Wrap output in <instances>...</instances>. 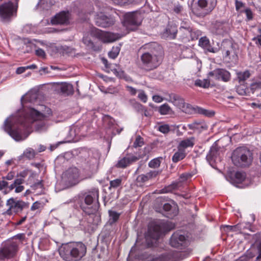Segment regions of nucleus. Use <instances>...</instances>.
I'll return each instance as SVG.
<instances>
[{"mask_svg": "<svg viewBox=\"0 0 261 261\" xmlns=\"http://www.w3.org/2000/svg\"><path fill=\"white\" fill-rule=\"evenodd\" d=\"M99 192L98 189H94L91 191L83 195L81 199L80 206L86 214L93 216L97 211V206H93V203L95 200L98 201Z\"/></svg>", "mask_w": 261, "mask_h": 261, "instance_id": "39448f33", "label": "nucleus"}, {"mask_svg": "<svg viewBox=\"0 0 261 261\" xmlns=\"http://www.w3.org/2000/svg\"><path fill=\"white\" fill-rule=\"evenodd\" d=\"M41 206V203L39 201H36L33 203V205L31 207V211H35L40 208Z\"/></svg>", "mask_w": 261, "mask_h": 261, "instance_id": "13d9d810", "label": "nucleus"}, {"mask_svg": "<svg viewBox=\"0 0 261 261\" xmlns=\"http://www.w3.org/2000/svg\"><path fill=\"white\" fill-rule=\"evenodd\" d=\"M235 178L238 182H242L245 178L244 173L237 172L235 173Z\"/></svg>", "mask_w": 261, "mask_h": 261, "instance_id": "8fccbe9b", "label": "nucleus"}, {"mask_svg": "<svg viewBox=\"0 0 261 261\" xmlns=\"http://www.w3.org/2000/svg\"><path fill=\"white\" fill-rule=\"evenodd\" d=\"M141 21L142 17L140 13L130 12L125 15L124 25L127 29L133 31L141 24Z\"/></svg>", "mask_w": 261, "mask_h": 261, "instance_id": "ddd939ff", "label": "nucleus"}, {"mask_svg": "<svg viewBox=\"0 0 261 261\" xmlns=\"http://www.w3.org/2000/svg\"><path fill=\"white\" fill-rule=\"evenodd\" d=\"M260 85H261V83H252L251 85V86H250L251 90L252 91H254L256 89L260 88Z\"/></svg>", "mask_w": 261, "mask_h": 261, "instance_id": "0e129e2a", "label": "nucleus"}, {"mask_svg": "<svg viewBox=\"0 0 261 261\" xmlns=\"http://www.w3.org/2000/svg\"><path fill=\"white\" fill-rule=\"evenodd\" d=\"M122 179L117 178L111 180L110 182V187L109 189L111 190L112 188H117L121 186Z\"/></svg>", "mask_w": 261, "mask_h": 261, "instance_id": "a19ab883", "label": "nucleus"}, {"mask_svg": "<svg viewBox=\"0 0 261 261\" xmlns=\"http://www.w3.org/2000/svg\"><path fill=\"white\" fill-rule=\"evenodd\" d=\"M141 158V156L140 155L136 156L134 155L124 157L118 161L116 164V167L118 168H125L133 163L138 161Z\"/></svg>", "mask_w": 261, "mask_h": 261, "instance_id": "aec40b11", "label": "nucleus"}, {"mask_svg": "<svg viewBox=\"0 0 261 261\" xmlns=\"http://www.w3.org/2000/svg\"><path fill=\"white\" fill-rule=\"evenodd\" d=\"M182 10V7L180 5H177L174 6L173 10L176 13H179Z\"/></svg>", "mask_w": 261, "mask_h": 261, "instance_id": "774afa93", "label": "nucleus"}, {"mask_svg": "<svg viewBox=\"0 0 261 261\" xmlns=\"http://www.w3.org/2000/svg\"><path fill=\"white\" fill-rule=\"evenodd\" d=\"M46 116L39 110L34 108H30L25 110L23 116L18 119V125H12L11 122L6 119L4 123L5 130L16 141H20L22 138V132L23 128H28L31 125L36 122L35 127L37 130L42 131L46 129L47 126L43 120H45Z\"/></svg>", "mask_w": 261, "mask_h": 261, "instance_id": "f257e3e1", "label": "nucleus"}, {"mask_svg": "<svg viewBox=\"0 0 261 261\" xmlns=\"http://www.w3.org/2000/svg\"><path fill=\"white\" fill-rule=\"evenodd\" d=\"M15 176V174L14 172H10L8 173V174L6 176H3L2 177L3 179H6L8 180H12L14 178Z\"/></svg>", "mask_w": 261, "mask_h": 261, "instance_id": "4d7b16f0", "label": "nucleus"}, {"mask_svg": "<svg viewBox=\"0 0 261 261\" xmlns=\"http://www.w3.org/2000/svg\"><path fill=\"white\" fill-rule=\"evenodd\" d=\"M259 34L256 37L254 38L253 40L255 41L256 44L261 46V29L259 30Z\"/></svg>", "mask_w": 261, "mask_h": 261, "instance_id": "052dcab7", "label": "nucleus"}, {"mask_svg": "<svg viewBox=\"0 0 261 261\" xmlns=\"http://www.w3.org/2000/svg\"><path fill=\"white\" fill-rule=\"evenodd\" d=\"M18 1L15 0L13 3L9 1L0 5V19L2 22H9L16 16Z\"/></svg>", "mask_w": 261, "mask_h": 261, "instance_id": "6e6552de", "label": "nucleus"}, {"mask_svg": "<svg viewBox=\"0 0 261 261\" xmlns=\"http://www.w3.org/2000/svg\"><path fill=\"white\" fill-rule=\"evenodd\" d=\"M171 111V108L167 103L162 105L159 108V112L161 115H167L170 114Z\"/></svg>", "mask_w": 261, "mask_h": 261, "instance_id": "c9c22d12", "label": "nucleus"}, {"mask_svg": "<svg viewBox=\"0 0 261 261\" xmlns=\"http://www.w3.org/2000/svg\"><path fill=\"white\" fill-rule=\"evenodd\" d=\"M120 47L119 46H114L109 53V56L112 59H115L119 54Z\"/></svg>", "mask_w": 261, "mask_h": 261, "instance_id": "4c0bfd02", "label": "nucleus"}, {"mask_svg": "<svg viewBox=\"0 0 261 261\" xmlns=\"http://www.w3.org/2000/svg\"><path fill=\"white\" fill-rule=\"evenodd\" d=\"M195 138L193 137L184 139L179 142L177 148L182 150H185V149L188 147L192 148L195 144Z\"/></svg>", "mask_w": 261, "mask_h": 261, "instance_id": "393cba45", "label": "nucleus"}, {"mask_svg": "<svg viewBox=\"0 0 261 261\" xmlns=\"http://www.w3.org/2000/svg\"><path fill=\"white\" fill-rule=\"evenodd\" d=\"M36 154V152L32 148H28L23 152V155L29 160L33 159Z\"/></svg>", "mask_w": 261, "mask_h": 261, "instance_id": "58836bf2", "label": "nucleus"}, {"mask_svg": "<svg viewBox=\"0 0 261 261\" xmlns=\"http://www.w3.org/2000/svg\"><path fill=\"white\" fill-rule=\"evenodd\" d=\"M38 97L37 94L36 92H30L22 96L21 98L22 102H34Z\"/></svg>", "mask_w": 261, "mask_h": 261, "instance_id": "cd10ccee", "label": "nucleus"}, {"mask_svg": "<svg viewBox=\"0 0 261 261\" xmlns=\"http://www.w3.org/2000/svg\"><path fill=\"white\" fill-rule=\"evenodd\" d=\"M192 27L190 24L186 21H182L181 23L179 29V34L180 38L184 41H187L190 36V32L192 31Z\"/></svg>", "mask_w": 261, "mask_h": 261, "instance_id": "6ab92c4d", "label": "nucleus"}, {"mask_svg": "<svg viewBox=\"0 0 261 261\" xmlns=\"http://www.w3.org/2000/svg\"><path fill=\"white\" fill-rule=\"evenodd\" d=\"M188 126L191 129L199 131L207 128L206 125L200 121H194L192 123L188 124Z\"/></svg>", "mask_w": 261, "mask_h": 261, "instance_id": "7c9ffc66", "label": "nucleus"}, {"mask_svg": "<svg viewBox=\"0 0 261 261\" xmlns=\"http://www.w3.org/2000/svg\"><path fill=\"white\" fill-rule=\"evenodd\" d=\"M231 160L233 163L237 166L247 167L252 162V153L246 147H238L232 152Z\"/></svg>", "mask_w": 261, "mask_h": 261, "instance_id": "0eeeda50", "label": "nucleus"}, {"mask_svg": "<svg viewBox=\"0 0 261 261\" xmlns=\"http://www.w3.org/2000/svg\"><path fill=\"white\" fill-rule=\"evenodd\" d=\"M240 232L241 233H247L246 230H251V225L249 223H239Z\"/></svg>", "mask_w": 261, "mask_h": 261, "instance_id": "37998d69", "label": "nucleus"}, {"mask_svg": "<svg viewBox=\"0 0 261 261\" xmlns=\"http://www.w3.org/2000/svg\"><path fill=\"white\" fill-rule=\"evenodd\" d=\"M170 244L174 248L182 249L189 245L187 237L182 231H176L171 236Z\"/></svg>", "mask_w": 261, "mask_h": 261, "instance_id": "f8f14e48", "label": "nucleus"}, {"mask_svg": "<svg viewBox=\"0 0 261 261\" xmlns=\"http://www.w3.org/2000/svg\"><path fill=\"white\" fill-rule=\"evenodd\" d=\"M212 31L217 34H221L223 31V23L220 21H216L212 23Z\"/></svg>", "mask_w": 261, "mask_h": 261, "instance_id": "2f4dec72", "label": "nucleus"}, {"mask_svg": "<svg viewBox=\"0 0 261 261\" xmlns=\"http://www.w3.org/2000/svg\"><path fill=\"white\" fill-rule=\"evenodd\" d=\"M126 88L132 95H135L137 93V89L130 86H126Z\"/></svg>", "mask_w": 261, "mask_h": 261, "instance_id": "bf43d9fd", "label": "nucleus"}, {"mask_svg": "<svg viewBox=\"0 0 261 261\" xmlns=\"http://www.w3.org/2000/svg\"><path fill=\"white\" fill-rule=\"evenodd\" d=\"M13 205L14 212L15 213L21 212L23 209L29 208V203L22 200H15L14 198H11L7 200L6 205Z\"/></svg>", "mask_w": 261, "mask_h": 261, "instance_id": "a211bd4d", "label": "nucleus"}, {"mask_svg": "<svg viewBox=\"0 0 261 261\" xmlns=\"http://www.w3.org/2000/svg\"><path fill=\"white\" fill-rule=\"evenodd\" d=\"M57 90L65 95H69L72 94L73 93V89L72 85L66 83L58 84Z\"/></svg>", "mask_w": 261, "mask_h": 261, "instance_id": "5701e85b", "label": "nucleus"}, {"mask_svg": "<svg viewBox=\"0 0 261 261\" xmlns=\"http://www.w3.org/2000/svg\"><path fill=\"white\" fill-rule=\"evenodd\" d=\"M177 188V183H172V184L165 187L163 189H162V193H167L169 192H171L173 190L176 189Z\"/></svg>", "mask_w": 261, "mask_h": 261, "instance_id": "ea45409f", "label": "nucleus"}, {"mask_svg": "<svg viewBox=\"0 0 261 261\" xmlns=\"http://www.w3.org/2000/svg\"><path fill=\"white\" fill-rule=\"evenodd\" d=\"M109 215V219L108 224L112 225L115 223L119 218L120 213H119L115 211L109 210L108 212Z\"/></svg>", "mask_w": 261, "mask_h": 261, "instance_id": "bb28decb", "label": "nucleus"}, {"mask_svg": "<svg viewBox=\"0 0 261 261\" xmlns=\"http://www.w3.org/2000/svg\"><path fill=\"white\" fill-rule=\"evenodd\" d=\"M210 85V82L209 80H197L195 81V85L198 87H202L203 88H207L209 87Z\"/></svg>", "mask_w": 261, "mask_h": 261, "instance_id": "f704fd0d", "label": "nucleus"}, {"mask_svg": "<svg viewBox=\"0 0 261 261\" xmlns=\"http://www.w3.org/2000/svg\"><path fill=\"white\" fill-rule=\"evenodd\" d=\"M144 144L143 139L140 136H138L133 144V146L135 148L138 147H141Z\"/></svg>", "mask_w": 261, "mask_h": 261, "instance_id": "09e8293b", "label": "nucleus"}, {"mask_svg": "<svg viewBox=\"0 0 261 261\" xmlns=\"http://www.w3.org/2000/svg\"><path fill=\"white\" fill-rule=\"evenodd\" d=\"M235 7L236 11L240 12V11H242L241 9L245 8V4L241 1L235 0Z\"/></svg>", "mask_w": 261, "mask_h": 261, "instance_id": "3c124183", "label": "nucleus"}, {"mask_svg": "<svg viewBox=\"0 0 261 261\" xmlns=\"http://www.w3.org/2000/svg\"><path fill=\"white\" fill-rule=\"evenodd\" d=\"M240 13H245L246 16V20L250 21L253 18V13L250 8H246L244 11H240Z\"/></svg>", "mask_w": 261, "mask_h": 261, "instance_id": "79ce46f5", "label": "nucleus"}, {"mask_svg": "<svg viewBox=\"0 0 261 261\" xmlns=\"http://www.w3.org/2000/svg\"><path fill=\"white\" fill-rule=\"evenodd\" d=\"M160 172L158 171H151L146 173L148 179L152 178L153 177H156L159 174Z\"/></svg>", "mask_w": 261, "mask_h": 261, "instance_id": "6e6d98bb", "label": "nucleus"}, {"mask_svg": "<svg viewBox=\"0 0 261 261\" xmlns=\"http://www.w3.org/2000/svg\"><path fill=\"white\" fill-rule=\"evenodd\" d=\"M162 223H152L148 229L147 233L145 236L146 241L148 246H151L159 239L163 231Z\"/></svg>", "mask_w": 261, "mask_h": 261, "instance_id": "9d476101", "label": "nucleus"}, {"mask_svg": "<svg viewBox=\"0 0 261 261\" xmlns=\"http://www.w3.org/2000/svg\"><path fill=\"white\" fill-rule=\"evenodd\" d=\"M226 227L228 229H229V230H231L232 231H240L239 223L233 226L228 225L226 226Z\"/></svg>", "mask_w": 261, "mask_h": 261, "instance_id": "680f3d73", "label": "nucleus"}, {"mask_svg": "<svg viewBox=\"0 0 261 261\" xmlns=\"http://www.w3.org/2000/svg\"><path fill=\"white\" fill-rule=\"evenodd\" d=\"M138 98L143 102H146L147 100V96L143 90H139Z\"/></svg>", "mask_w": 261, "mask_h": 261, "instance_id": "603ef678", "label": "nucleus"}, {"mask_svg": "<svg viewBox=\"0 0 261 261\" xmlns=\"http://www.w3.org/2000/svg\"><path fill=\"white\" fill-rule=\"evenodd\" d=\"M201 32L198 30L192 28V31L190 32V36L188 38L187 41L190 40H194L198 38L201 36Z\"/></svg>", "mask_w": 261, "mask_h": 261, "instance_id": "72a5a7b5", "label": "nucleus"}, {"mask_svg": "<svg viewBox=\"0 0 261 261\" xmlns=\"http://www.w3.org/2000/svg\"><path fill=\"white\" fill-rule=\"evenodd\" d=\"M206 160L211 164L221 161L219 149L216 146L211 147L209 152L206 155Z\"/></svg>", "mask_w": 261, "mask_h": 261, "instance_id": "412c9836", "label": "nucleus"}, {"mask_svg": "<svg viewBox=\"0 0 261 261\" xmlns=\"http://www.w3.org/2000/svg\"><path fill=\"white\" fill-rule=\"evenodd\" d=\"M169 101L172 102L175 106L179 109L184 111L183 109L185 108V102L184 99L180 96L172 93L169 95Z\"/></svg>", "mask_w": 261, "mask_h": 261, "instance_id": "b1692460", "label": "nucleus"}, {"mask_svg": "<svg viewBox=\"0 0 261 261\" xmlns=\"http://www.w3.org/2000/svg\"><path fill=\"white\" fill-rule=\"evenodd\" d=\"M117 5H123L127 3H132L134 0H112Z\"/></svg>", "mask_w": 261, "mask_h": 261, "instance_id": "5fc2aeb1", "label": "nucleus"}, {"mask_svg": "<svg viewBox=\"0 0 261 261\" xmlns=\"http://www.w3.org/2000/svg\"><path fill=\"white\" fill-rule=\"evenodd\" d=\"M36 54L37 56L40 57H44L45 56V53L44 51L41 48H39L36 50L35 51Z\"/></svg>", "mask_w": 261, "mask_h": 261, "instance_id": "e2e57ef3", "label": "nucleus"}, {"mask_svg": "<svg viewBox=\"0 0 261 261\" xmlns=\"http://www.w3.org/2000/svg\"><path fill=\"white\" fill-rule=\"evenodd\" d=\"M177 32V25L174 23L169 22L164 33V35L169 39H174L176 38Z\"/></svg>", "mask_w": 261, "mask_h": 261, "instance_id": "4be33fe9", "label": "nucleus"}, {"mask_svg": "<svg viewBox=\"0 0 261 261\" xmlns=\"http://www.w3.org/2000/svg\"><path fill=\"white\" fill-rule=\"evenodd\" d=\"M121 36L119 34L102 31L96 28L92 29L89 33L83 38V42L89 48L94 51L100 50V47L92 39L97 38L103 43H110L120 39Z\"/></svg>", "mask_w": 261, "mask_h": 261, "instance_id": "7ed1b4c3", "label": "nucleus"}, {"mask_svg": "<svg viewBox=\"0 0 261 261\" xmlns=\"http://www.w3.org/2000/svg\"><path fill=\"white\" fill-rule=\"evenodd\" d=\"M163 160L162 157L156 158L151 160L148 163V166L151 168H158L161 164V161Z\"/></svg>", "mask_w": 261, "mask_h": 261, "instance_id": "e433bc0d", "label": "nucleus"}, {"mask_svg": "<svg viewBox=\"0 0 261 261\" xmlns=\"http://www.w3.org/2000/svg\"><path fill=\"white\" fill-rule=\"evenodd\" d=\"M217 4V0H198L192 7V12L197 17L203 18L211 14Z\"/></svg>", "mask_w": 261, "mask_h": 261, "instance_id": "423d86ee", "label": "nucleus"}, {"mask_svg": "<svg viewBox=\"0 0 261 261\" xmlns=\"http://www.w3.org/2000/svg\"><path fill=\"white\" fill-rule=\"evenodd\" d=\"M186 154L185 150H182L177 148V151L173 154L172 160L174 163H177L183 160L186 157Z\"/></svg>", "mask_w": 261, "mask_h": 261, "instance_id": "a878e982", "label": "nucleus"}, {"mask_svg": "<svg viewBox=\"0 0 261 261\" xmlns=\"http://www.w3.org/2000/svg\"><path fill=\"white\" fill-rule=\"evenodd\" d=\"M250 76V73L248 70L244 72H240L237 73V77L240 84H244L245 81Z\"/></svg>", "mask_w": 261, "mask_h": 261, "instance_id": "473e14b6", "label": "nucleus"}, {"mask_svg": "<svg viewBox=\"0 0 261 261\" xmlns=\"http://www.w3.org/2000/svg\"><path fill=\"white\" fill-rule=\"evenodd\" d=\"M158 130L164 134H166L170 132V127L168 124H164L159 125Z\"/></svg>", "mask_w": 261, "mask_h": 261, "instance_id": "49530a36", "label": "nucleus"}, {"mask_svg": "<svg viewBox=\"0 0 261 261\" xmlns=\"http://www.w3.org/2000/svg\"><path fill=\"white\" fill-rule=\"evenodd\" d=\"M8 182L4 179L0 180V191L2 190L5 188L8 187Z\"/></svg>", "mask_w": 261, "mask_h": 261, "instance_id": "69168bd1", "label": "nucleus"}, {"mask_svg": "<svg viewBox=\"0 0 261 261\" xmlns=\"http://www.w3.org/2000/svg\"><path fill=\"white\" fill-rule=\"evenodd\" d=\"M208 75L210 76L214 77L216 80H221L225 82L229 81L230 79V73L224 69L218 68L215 69L210 72Z\"/></svg>", "mask_w": 261, "mask_h": 261, "instance_id": "dca6fc26", "label": "nucleus"}, {"mask_svg": "<svg viewBox=\"0 0 261 261\" xmlns=\"http://www.w3.org/2000/svg\"><path fill=\"white\" fill-rule=\"evenodd\" d=\"M140 67L145 71L157 68L162 63L164 50L163 47L155 42L146 43L140 47Z\"/></svg>", "mask_w": 261, "mask_h": 261, "instance_id": "f03ea898", "label": "nucleus"}, {"mask_svg": "<svg viewBox=\"0 0 261 261\" xmlns=\"http://www.w3.org/2000/svg\"><path fill=\"white\" fill-rule=\"evenodd\" d=\"M246 90V86L244 84H241L240 85L236 87V91L240 95H245Z\"/></svg>", "mask_w": 261, "mask_h": 261, "instance_id": "a18cd8bd", "label": "nucleus"}, {"mask_svg": "<svg viewBox=\"0 0 261 261\" xmlns=\"http://www.w3.org/2000/svg\"><path fill=\"white\" fill-rule=\"evenodd\" d=\"M80 173L76 167L69 168L62 174L63 181L69 186H73L79 181Z\"/></svg>", "mask_w": 261, "mask_h": 261, "instance_id": "4468645a", "label": "nucleus"}, {"mask_svg": "<svg viewBox=\"0 0 261 261\" xmlns=\"http://www.w3.org/2000/svg\"><path fill=\"white\" fill-rule=\"evenodd\" d=\"M95 22L98 27L107 28L112 25L114 23V20L112 17H108L100 13L95 16Z\"/></svg>", "mask_w": 261, "mask_h": 261, "instance_id": "2eb2a0df", "label": "nucleus"}, {"mask_svg": "<svg viewBox=\"0 0 261 261\" xmlns=\"http://www.w3.org/2000/svg\"><path fill=\"white\" fill-rule=\"evenodd\" d=\"M193 110L195 113L201 114L207 117L213 116L215 114V112L213 111H209L198 106L194 107Z\"/></svg>", "mask_w": 261, "mask_h": 261, "instance_id": "c85d7f7f", "label": "nucleus"}, {"mask_svg": "<svg viewBox=\"0 0 261 261\" xmlns=\"http://www.w3.org/2000/svg\"><path fill=\"white\" fill-rule=\"evenodd\" d=\"M18 242L9 240L4 243L0 248V260L9 259L14 256L18 249Z\"/></svg>", "mask_w": 261, "mask_h": 261, "instance_id": "1a4fd4ad", "label": "nucleus"}, {"mask_svg": "<svg viewBox=\"0 0 261 261\" xmlns=\"http://www.w3.org/2000/svg\"><path fill=\"white\" fill-rule=\"evenodd\" d=\"M86 251V246L82 242L63 244L59 249L60 256L65 261H79Z\"/></svg>", "mask_w": 261, "mask_h": 261, "instance_id": "20e7f679", "label": "nucleus"}, {"mask_svg": "<svg viewBox=\"0 0 261 261\" xmlns=\"http://www.w3.org/2000/svg\"><path fill=\"white\" fill-rule=\"evenodd\" d=\"M222 46L225 54V58L229 57L230 53L233 50L232 44L230 41L223 42Z\"/></svg>", "mask_w": 261, "mask_h": 261, "instance_id": "c756f323", "label": "nucleus"}, {"mask_svg": "<svg viewBox=\"0 0 261 261\" xmlns=\"http://www.w3.org/2000/svg\"><path fill=\"white\" fill-rule=\"evenodd\" d=\"M68 12L62 11L54 16L51 19L53 24H68L69 23Z\"/></svg>", "mask_w": 261, "mask_h": 261, "instance_id": "f3484780", "label": "nucleus"}, {"mask_svg": "<svg viewBox=\"0 0 261 261\" xmlns=\"http://www.w3.org/2000/svg\"><path fill=\"white\" fill-rule=\"evenodd\" d=\"M189 254L187 251H171L163 253L158 257H153L151 261H180L187 257Z\"/></svg>", "mask_w": 261, "mask_h": 261, "instance_id": "9b49d317", "label": "nucleus"}, {"mask_svg": "<svg viewBox=\"0 0 261 261\" xmlns=\"http://www.w3.org/2000/svg\"><path fill=\"white\" fill-rule=\"evenodd\" d=\"M209 43V40L206 37H202L199 40V45L202 47H207Z\"/></svg>", "mask_w": 261, "mask_h": 261, "instance_id": "de8ad7c7", "label": "nucleus"}, {"mask_svg": "<svg viewBox=\"0 0 261 261\" xmlns=\"http://www.w3.org/2000/svg\"><path fill=\"white\" fill-rule=\"evenodd\" d=\"M137 179L138 182H144L149 180L146 174L139 175Z\"/></svg>", "mask_w": 261, "mask_h": 261, "instance_id": "864d4df0", "label": "nucleus"}, {"mask_svg": "<svg viewBox=\"0 0 261 261\" xmlns=\"http://www.w3.org/2000/svg\"><path fill=\"white\" fill-rule=\"evenodd\" d=\"M126 102L127 105H131L138 110H140L143 107L142 105L137 102L134 99H130L128 100L126 99Z\"/></svg>", "mask_w": 261, "mask_h": 261, "instance_id": "c03bdc74", "label": "nucleus"}, {"mask_svg": "<svg viewBox=\"0 0 261 261\" xmlns=\"http://www.w3.org/2000/svg\"><path fill=\"white\" fill-rule=\"evenodd\" d=\"M42 180L39 181L33 185L32 187L34 189L41 188L43 187Z\"/></svg>", "mask_w": 261, "mask_h": 261, "instance_id": "338daca9", "label": "nucleus"}]
</instances>
